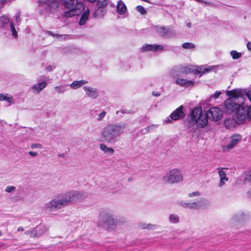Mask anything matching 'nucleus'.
Instances as JSON below:
<instances>
[{"label":"nucleus","mask_w":251,"mask_h":251,"mask_svg":"<svg viewBox=\"0 0 251 251\" xmlns=\"http://www.w3.org/2000/svg\"><path fill=\"white\" fill-rule=\"evenodd\" d=\"M229 97L225 101V110L231 113L235 111L233 119L238 125H242L251 121V104L249 105L241 97V90H232L226 92Z\"/></svg>","instance_id":"nucleus-1"},{"label":"nucleus","mask_w":251,"mask_h":251,"mask_svg":"<svg viewBox=\"0 0 251 251\" xmlns=\"http://www.w3.org/2000/svg\"><path fill=\"white\" fill-rule=\"evenodd\" d=\"M126 124L121 123L118 124H109L104 126L100 132V136L104 142L113 143L117 141V138L124 133Z\"/></svg>","instance_id":"nucleus-2"},{"label":"nucleus","mask_w":251,"mask_h":251,"mask_svg":"<svg viewBox=\"0 0 251 251\" xmlns=\"http://www.w3.org/2000/svg\"><path fill=\"white\" fill-rule=\"evenodd\" d=\"M120 223V220L117 218L114 213L104 211L100 214L98 225L108 231H113L116 229Z\"/></svg>","instance_id":"nucleus-3"},{"label":"nucleus","mask_w":251,"mask_h":251,"mask_svg":"<svg viewBox=\"0 0 251 251\" xmlns=\"http://www.w3.org/2000/svg\"><path fill=\"white\" fill-rule=\"evenodd\" d=\"M189 123L198 128H203L208 124V120L206 111L202 110L201 107L192 109L189 116Z\"/></svg>","instance_id":"nucleus-4"},{"label":"nucleus","mask_w":251,"mask_h":251,"mask_svg":"<svg viewBox=\"0 0 251 251\" xmlns=\"http://www.w3.org/2000/svg\"><path fill=\"white\" fill-rule=\"evenodd\" d=\"M83 0H76V3L75 4L74 0H60L64 7L68 9L64 13V16L66 17H72L79 15L84 8Z\"/></svg>","instance_id":"nucleus-5"},{"label":"nucleus","mask_w":251,"mask_h":251,"mask_svg":"<svg viewBox=\"0 0 251 251\" xmlns=\"http://www.w3.org/2000/svg\"><path fill=\"white\" fill-rule=\"evenodd\" d=\"M87 196V194L83 191L71 190L66 192L60 198L66 206L70 203L83 200Z\"/></svg>","instance_id":"nucleus-6"},{"label":"nucleus","mask_w":251,"mask_h":251,"mask_svg":"<svg viewBox=\"0 0 251 251\" xmlns=\"http://www.w3.org/2000/svg\"><path fill=\"white\" fill-rule=\"evenodd\" d=\"M183 178L182 172L177 169H174L163 176L162 181L164 183L167 184H176L182 181Z\"/></svg>","instance_id":"nucleus-7"},{"label":"nucleus","mask_w":251,"mask_h":251,"mask_svg":"<svg viewBox=\"0 0 251 251\" xmlns=\"http://www.w3.org/2000/svg\"><path fill=\"white\" fill-rule=\"evenodd\" d=\"M213 66H194L188 65L184 68V73L188 74L192 73L194 74H199L200 76L202 75L211 72L214 69Z\"/></svg>","instance_id":"nucleus-8"},{"label":"nucleus","mask_w":251,"mask_h":251,"mask_svg":"<svg viewBox=\"0 0 251 251\" xmlns=\"http://www.w3.org/2000/svg\"><path fill=\"white\" fill-rule=\"evenodd\" d=\"M64 207L65 205L61 198H55L46 203L45 208L47 211L54 214V213Z\"/></svg>","instance_id":"nucleus-9"},{"label":"nucleus","mask_w":251,"mask_h":251,"mask_svg":"<svg viewBox=\"0 0 251 251\" xmlns=\"http://www.w3.org/2000/svg\"><path fill=\"white\" fill-rule=\"evenodd\" d=\"M207 115L208 120L213 122H217L220 121L223 115V110L217 107H213L206 111Z\"/></svg>","instance_id":"nucleus-10"},{"label":"nucleus","mask_w":251,"mask_h":251,"mask_svg":"<svg viewBox=\"0 0 251 251\" xmlns=\"http://www.w3.org/2000/svg\"><path fill=\"white\" fill-rule=\"evenodd\" d=\"M178 203L183 207L199 209L204 207L206 205L207 202L204 200H201L194 202H185L182 201H179Z\"/></svg>","instance_id":"nucleus-11"},{"label":"nucleus","mask_w":251,"mask_h":251,"mask_svg":"<svg viewBox=\"0 0 251 251\" xmlns=\"http://www.w3.org/2000/svg\"><path fill=\"white\" fill-rule=\"evenodd\" d=\"M242 136L239 134H235L232 135L230 138L228 143L223 147L224 151L232 149L234 147L240 142Z\"/></svg>","instance_id":"nucleus-12"},{"label":"nucleus","mask_w":251,"mask_h":251,"mask_svg":"<svg viewBox=\"0 0 251 251\" xmlns=\"http://www.w3.org/2000/svg\"><path fill=\"white\" fill-rule=\"evenodd\" d=\"M163 50V47L160 45L156 44H144L141 48L142 52L149 51H158Z\"/></svg>","instance_id":"nucleus-13"},{"label":"nucleus","mask_w":251,"mask_h":251,"mask_svg":"<svg viewBox=\"0 0 251 251\" xmlns=\"http://www.w3.org/2000/svg\"><path fill=\"white\" fill-rule=\"evenodd\" d=\"M183 106L181 105L173 111L170 116V119L173 121L178 120L184 117V113L183 111Z\"/></svg>","instance_id":"nucleus-14"},{"label":"nucleus","mask_w":251,"mask_h":251,"mask_svg":"<svg viewBox=\"0 0 251 251\" xmlns=\"http://www.w3.org/2000/svg\"><path fill=\"white\" fill-rule=\"evenodd\" d=\"M175 83L177 85L183 87H192L196 84L195 82L193 80L181 77L177 78L175 81Z\"/></svg>","instance_id":"nucleus-15"},{"label":"nucleus","mask_w":251,"mask_h":251,"mask_svg":"<svg viewBox=\"0 0 251 251\" xmlns=\"http://www.w3.org/2000/svg\"><path fill=\"white\" fill-rule=\"evenodd\" d=\"M83 89L87 97L93 99H96L98 97L99 93L96 88L89 86H85L83 87Z\"/></svg>","instance_id":"nucleus-16"},{"label":"nucleus","mask_w":251,"mask_h":251,"mask_svg":"<svg viewBox=\"0 0 251 251\" xmlns=\"http://www.w3.org/2000/svg\"><path fill=\"white\" fill-rule=\"evenodd\" d=\"M47 85V84L46 81H41L33 85L31 87V89L33 93L34 94H38L44 88L46 87Z\"/></svg>","instance_id":"nucleus-17"},{"label":"nucleus","mask_w":251,"mask_h":251,"mask_svg":"<svg viewBox=\"0 0 251 251\" xmlns=\"http://www.w3.org/2000/svg\"><path fill=\"white\" fill-rule=\"evenodd\" d=\"M0 100L7 102V106H10L14 103L13 97L8 93H0Z\"/></svg>","instance_id":"nucleus-18"},{"label":"nucleus","mask_w":251,"mask_h":251,"mask_svg":"<svg viewBox=\"0 0 251 251\" xmlns=\"http://www.w3.org/2000/svg\"><path fill=\"white\" fill-rule=\"evenodd\" d=\"M218 174L220 177L219 187L221 188L226 184V182L228 180V177L226 176V173L223 169L218 170Z\"/></svg>","instance_id":"nucleus-19"},{"label":"nucleus","mask_w":251,"mask_h":251,"mask_svg":"<svg viewBox=\"0 0 251 251\" xmlns=\"http://www.w3.org/2000/svg\"><path fill=\"white\" fill-rule=\"evenodd\" d=\"M243 177V182L241 180H236V183L237 185H241L242 183L246 184L251 182V169L244 174Z\"/></svg>","instance_id":"nucleus-20"},{"label":"nucleus","mask_w":251,"mask_h":251,"mask_svg":"<svg viewBox=\"0 0 251 251\" xmlns=\"http://www.w3.org/2000/svg\"><path fill=\"white\" fill-rule=\"evenodd\" d=\"M116 10L117 13L120 15H123L126 12V6L122 0H120L118 2Z\"/></svg>","instance_id":"nucleus-21"},{"label":"nucleus","mask_w":251,"mask_h":251,"mask_svg":"<svg viewBox=\"0 0 251 251\" xmlns=\"http://www.w3.org/2000/svg\"><path fill=\"white\" fill-rule=\"evenodd\" d=\"M154 29L162 36H165L166 33L170 30L171 27H164L161 26H155L153 27Z\"/></svg>","instance_id":"nucleus-22"},{"label":"nucleus","mask_w":251,"mask_h":251,"mask_svg":"<svg viewBox=\"0 0 251 251\" xmlns=\"http://www.w3.org/2000/svg\"><path fill=\"white\" fill-rule=\"evenodd\" d=\"M88 83V81L83 79L74 81L71 84L70 87L73 89H77L82 86L83 85Z\"/></svg>","instance_id":"nucleus-23"},{"label":"nucleus","mask_w":251,"mask_h":251,"mask_svg":"<svg viewBox=\"0 0 251 251\" xmlns=\"http://www.w3.org/2000/svg\"><path fill=\"white\" fill-rule=\"evenodd\" d=\"M89 14L90 10L88 8H87L86 10L84 11L79 20V25H83L86 24V22L88 20Z\"/></svg>","instance_id":"nucleus-24"},{"label":"nucleus","mask_w":251,"mask_h":251,"mask_svg":"<svg viewBox=\"0 0 251 251\" xmlns=\"http://www.w3.org/2000/svg\"><path fill=\"white\" fill-rule=\"evenodd\" d=\"M100 148L101 151H102L104 153L109 154H113L114 153V150L112 148L108 147L104 144H101L100 145Z\"/></svg>","instance_id":"nucleus-25"},{"label":"nucleus","mask_w":251,"mask_h":251,"mask_svg":"<svg viewBox=\"0 0 251 251\" xmlns=\"http://www.w3.org/2000/svg\"><path fill=\"white\" fill-rule=\"evenodd\" d=\"M139 226L141 229H153L157 227L156 225L141 223L139 224Z\"/></svg>","instance_id":"nucleus-26"},{"label":"nucleus","mask_w":251,"mask_h":251,"mask_svg":"<svg viewBox=\"0 0 251 251\" xmlns=\"http://www.w3.org/2000/svg\"><path fill=\"white\" fill-rule=\"evenodd\" d=\"M109 0H98L97 2V6L98 8H106L108 3Z\"/></svg>","instance_id":"nucleus-27"},{"label":"nucleus","mask_w":251,"mask_h":251,"mask_svg":"<svg viewBox=\"0 0 251 251\" xmlns=\"http://www.w3.org/2000/svg\"><path fill=\"white\" fill-rule=\"evenodd\" d=\"M10 30L11 32L12 36L15 38H17L18 36V33L16 29L15 25L13 21H11L10 22Z\"/></svg>","instance_id":"nucleus-28"},{"label":"nucleus","mask_w":251,"mask_h":251,"mask_svg":"<svg viewBox=\"0 0 251 251\" xmlns=\"http://www.w3.org/2000/svg\"><path fill=\"white\" fill-rule=\"evenodd\" d=\"M48 33L49 35H50L53 37H56V38L57 39H59L60 40H65V39H67V38H68V37H69L68 35H66V34L59 35V34H54L51 31H49Z\"/></svg>","instance_id":"nucleus-29"},{"label":"nucleus","mask_w":251,"mask_h":251,"mask_svg":"<svg viewBox=\"0 0 251 251\" xmlns=\"http://www.w3.org/2000/svg\"><path fill=\"white\" fill-rule=\"evenodd\" d=\"M25 234L31 237L39 236L42 234V233H39L37 232V229H33L31 230L27 231L25 233Z\"/></svg>","instance_id":"nucleus-30"},{"label":"nucleus","mask_w":251,"mask_h":251,"mask_svg":"<svg viewBox=\"0 0 251 251\" xmlns=\"http://www.w3.org/2000/svg\"><path fill=\"white\" fill-rule=\"evenodd\" d=\"M9 22H10L9 21V18L5 16H3L0 18V26L2 27L5 25L7 24Z\"/></svg>","instance_id":"nucleus-31"},{"label":"nucleus","mask_w":251,"mask_h":251,"mask_svg":"<svg viewBox=\"0 0 251 251\" xmlns=\"http://www.w3.org/2000/svg\"><path fill=\"white\" fill-rule=\"evenodd\" d=\"M179 217L175 214H171L169 216V220L172 223H177L179 222Z\"/></svg>","instance_id":"nucleus-32"},{"label":"nucleus","mask_w":251,"mask_h":251,"mask_svg":"<svg viewBox=\"0 0 251 251\" xmlns=\"http://www.w3.org/2000/svg\"><path fill=\"white\" fill-rule=\"evenodd\" d=\"M230 55L231 56L232 59H237L241 57V53L237 52L236 50H232L230 52Z\"/></svg>","instance_id":"nucleus-33"},{"label":"nucleus","mask_w":251,"mask_h":251,"mask_svg":"<svg viewBox=\"0 0 251 251\" xmlns=\"http://www.w3.org/2000/svg\"><path fill=\"white\" fill-rule=\"evenodd\" d=\"M224 91H217L213 94L211 95L210 98L214 100L217 99L219 96L224 93Z\"/></svg>","instance_id":"nucleus-34"},{"label":"nucleus","mask_w":251,"mask_h":251,"mask_svg":"<svg viewBox=\"0 0 251 251\" xmlns=\"http://www.w3.org/2000/svg\"><path fill=\"white\" fill-rule=\"evenodd\" d=\"M16 187L15 186H8L5 189V192L10 193L14 192L16 190Z\"/></svg>","instance_id":"nucleus-35"},{"label":"nucleus","mask_w":251,"mask_h":251,"mask_svg":"<svg viewBox=\"0 0 251 251\" xmlns=\"http://www.w3.org/2000/svg\"><path fill=\"white\" fill-rule=\"evenodd\" d=\"M182 47L185 49H193L195 48V46L191 43H184L182 45Z\"/></svg>","instance_id":"nucleus-36"},{"label":"nucleus","mask_w":251,"mask_h":251,"mask_svg":"<svg viewBox=\"0 0 251 251\" xmlns=\"http://www.w3.org/2000/svg\"><path fill=\"white\" fill-rule=\"evenodd\" d=\"M136 9L137 11L142 15H144L146 13L145 9L142 6L138 5L136 7Z\"/></svg>","instance_id":"nucleus-37"},{"label":"nucleus","mask_w":251,"mask_h":251,"mask_svg":"<svg viewBox=\"0 0 251 251\" xmlns=\"http://www.w3.org/2000/svg\"><path fill=\"white\" fill-rule=\"evenodd\" d=\"M106 112L103 111L98 115L97 120L98 121H101L106 115Z\"/></svg>","instance_id":"nucleus-38"},{"label":"nucleus","mask_w":251,"mask_h":251,"mask_svg":"<svg viewBox=\"0 0 251 251\" xmlns=\"http://www.w3.org/2000/svg\"><path fill=\"white\" fill-rule=\"evenodd\" d=\"M244 94L248 98L249 100L251 101V88L248 90H246L244 91Z\"/></svg>","instance_id":"nucleus-39"},{"label":"nucleus","mask_w":251,"mask_h":251,"mask_svg":"<svg viewBox=\"0 0 251 251\" xmlns=\"http://www.w3.org/2000/svg\"><path fill=\"white\" fill-rule=\"evenodd\" d=\"M15 21L17 25H19L21 23L20 13H17L15 16Z\"/></svg>","instance_id":"nucleus-40"},{"label":"nucleus","mask_w":251,"mask_h":251,"mask_svg":"<svg viewBox=\"0 0 251 251\" xmlns=\"http://www.w3.org/2000/svg\"><path fill=\"white\" fill-rule=\"evenodd\" d=\"M55 89L57 93H63L65 92V90L63 88V86H58L55 87Z\"/></svg>","instance_id":"nucleus-41"},{"label":"nucleus","mask_w":251,"mask_h":251,"mask_svg":"<svg viewBox=\"0 0 251 251\" xmlns=\"http://www.w3.org/2000/svg\"><path fill=\"white\" fill-rule=\"evenodd\" d=\"M157 127L156 125H151L146 128V130L148 131H150L151 130H153L155 127Z\"/></svg>","instance_id":"nucleus-42"},{"label":"nucleus","mask_w":251,"mask_h":251,"mask_svg":"<svg viewBox=\"0 0 251 251\" xmlns=\"http://www.w3.org/2000/svg\"><path fill=\"white\" fill-rule=\"evenodd\" d=\"M31 148L32 149H35V148L41 149V148H42V145L40 144H32L31 145Z\"/></svg>","instance_id":"nucleus-43"},{"label":"nucleus","mask_w":251,"mask_h":251,"mask_svg":"<svg viewBox=\"0 0 251 251\" xmlns=\"http://www.w3.org/2000/svg\"><path fill=\"white\" fill-rule=\"evenodd\" d=\"M200 196V193L198 192H193L192 193H190L188 195V196L189 197H199Z\"/></svg>","instance_id":"nucleus-44"},{"label":"nucleus","mask_w":251,"mask_h":251,"mask_svg":"<svg viewBox=\"0 0 251 251\" xmlns=\"http://www.w3.org/2000/svg\"><path fill=\"white\" fill-rule=\"evenodd\" d=\"M29 154L32 157H35L38 155V153L35 151H30L28 152Z\"/></svg>","instance_id":"nucleus-45"},{"label":"nucleus","mask_w":251,"mask_h":251,"mask_svg":"<svg viewBox=\"0 0 251 251\" xmlns=\"http://www.w3.org/2000/svg\"><path fill=\"white\" fill-rule=\"evenodd\" d=\"M247 47L249 50L251 51V42H249L247 44Z\"/></svg>","instance_id":"nucleus-46"},{"label":"nucleus","mask_w":251,"mask_h":251,"mask_svg":"<svg viewBox=\"0 0 251 251\" xmlns=\"http://www.w3.org/2000/svg\"><path fill=\"white\" fill-rule=\"evenodd\" d=\"M171 119H170L169 117H167L164 121V122L166 123H170L171 122Z\"/></svg>","instance_id":"nucleus-47"},{"label":"nucleus","mask_w":251,"mask_h":251,"mask_svg":"<svg viewBox=\"0 0 251 251\" xmlns=\"http://www.w3.org/2000/svg\"><path fill=\"white\" fill-rule=\"evenodd\" d=\"M247 195L249 198H251V188L248 191Z\"/></svg>","instance_id":"nucleus-48"},{"label":"nucleus","mask_w":251,"mask_h":251,"mask_svg":"<svg viewBox=\"0 0 251 251\" xmlns=\"http://www.w3.org/2000/svg\"><path fill=\"white\" fill-rule=\"evenodd\" d=\"M152 95L154 96H156V97L159 96L160 95V93L159 92H156V93L153 92Z\"/></svg>","instance_id":"nucleus-49"},{"label":"nucleus","mask_w":251,"mask_h":251,"mask_svg":"<svg viewBox=\"0 0 251 251\" xmlns=\"http://www.w3.org/2000/svg\"><path fill=\"white\" fill-rule=\"evenodd\" d=\"M23 230H24V228L22 226H20L17 229V230L18 231H23Z\"/></svg>","instance_id":"nucleus-50"},{"label":"nucleus","mask_w":251,"mask_h":251,"mask_svg":"<svg viewBox=\"0 0 251 251\" xmlns=\"http://www.w3.org/2000/svg\"><path fill=\"white\" fill-rule=\"evenodd\" d=\"M89 2L94 3L97 0H87Z\"/></svg>","instance_id":"nucleus-51"},{"label":"nucleus","mask_w":251,"mask_h":251,"mask_svg":"<svg viewBox=\"0 0 251 251\" xmlns=\"http://www.w3.org/2000/svg\"><path fill=\"white\" fill-rule=\"evenodd\" d=\"M187 26L188 27H190V26H191V24H190V23H188V24H187Z\"/></svg>","instance_id":"nucleus-52"},{"label":"nucleus","mask_w":251,"mask_h":251,"mask_svg":"<svg viewBox=\"0 0 251 251\" xmlns=\"http://www.w3.org/2000/svg\"><path fill=\"white\" fill-rule=\"evenodd\" d=\"M5 0H0V3H3L5 1Z\"/></svg>","instance_id":"nucleus-53"},{"label":"nucleus","mask_w":251,"mask_h":251,"mask_svg":"<svg viewBox=\"0 0 251 251\" xmlns=\"http://www.w3.org/2000/svg\"><path fill=\"white\" fill-rule=\"evenodd\" d=\"M228 122V121H226V125H227V124Z\"/></svg>","instance_id":"nucleus-54"}]
</instances>
